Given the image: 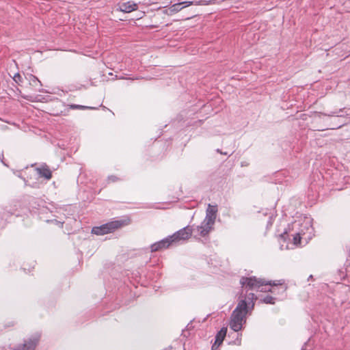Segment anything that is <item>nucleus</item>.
Wrapping results in <instances>:
<instances>
[{
  "label": "nucleus",
  "mask_w": 350,
  "mask_h": 350,
  "mask_svg": "<svg viewBox=\"0 0 350 350\" xmlns=\"http://www.w3.org/2000/svg\"><path fill=\"white\" fill-rule=\"evenodd\" d=\"M301 242V237L299 234H296L293 237V244L298 245Z\"/></svg>",
  "instance_id": "nucleus-13"
},
{
  "label": "nucleus",
  "mask_w": 350,
  "mask_h": 350,
  "mask_svg": "<svg viewBox=\"0 0 350 350\" xmlns=\"http://www.w3.org/2000/svg\"><path fill=\"white\" fill-rule=\"evenodd\" d=\"M257 299L254 293H249L245 297H240L237 306H254Z\"/></svg>",
  "instance_id": "nucleus-6"
},
{
  "label": "nucleus",
  "mask_w": 350,
  "mask_h": 350,
  "mask_svg": "<svg viewBox=\"0 0 350 350\" xmlns=\"http://www.w3.org/2000/svg\"><path fill=\"white\" fill-rule=\"evenodd\" d=\"M40 176L46 178V179H50L51 178V172L47 168H41L38 170Z\"/></svg>",
  "instance_id": "nucleus-11"
},
{
  "label": "nucleus",
  "mask_w": 350,
  "mask_h": 350,
  "mask_svg": "<svg viewBox=\"0 0 350 350\" xmlns=\"http://www.w3.org/2000/svg\"><path fill=\"white\" fill-rule=\"evenodd\" d=\"M129 224V220L113 221L100 226L94 227L92 233L96 235H104L113 232L116 230Z\"/></svg>",
  "instance_id": "nucleus-3"
},
{
  "label": "nucleus",
  "mask_w": 350,
  "mask_h": 350,
  "mask_svg": "<svg viewBox=\"0 0 350 350\" xmlns=\"http://www.w3.org/2000/svg\"><path fill=\"white\" fill-rule=\"evenodd\" d=\"M79 107H81V106H77V105L72 106V108H79Z\"/></svg>",
  "instance_id": "nucleus-15"
},
{
  "label": "nucleus",
  "mask_w": 350,
  "mask_h": 350,
  "mask_svg": "<svg viewBox=\"0 0 350 350\" xmlns=\"http://www.w3.org/2000/svg\"><path fill=\"white\" fill-rule=\"evenodd\" d=\"M191 234L192 229L189 226H187L175 232L172 236H170V238L171 239V242L173 243L180 240H187L191 236Z\"/></svg>",
  "instance_id": "nucleus-5"
},
{
  "label": "nucleus",
  "mask_w": 350,
  "mask_h": 350,
  "mask_svg": "<svg viewBox=\"0 0 350 350\" xmlns=\"http://www.w3.org/2000/svg\"><path fill=\"white\" fill-rule=\"evenodd\" d=\"M14 80L16 82V83H20L21 81V76L18 74V73H16L14 77H13Z\"/></svg>",
  "instance_id": "nucleus-14"
},
{
  "label": "nucleus",
  "mask_w": 350,
  "mask_h": 350,
  "mask_svg": "<svg viewBox=\"0 0 350 350\" xmlns=\"http://www.w3.org/2000/svg\"><path fill=\"white\" fill-rule=\"evenodd\" d=\"M171 244H172V243L171 242L170 237H168L165 239L152 244L150 247L151 252H157L164 248H167Z\"/></svg>",
  "instance_id": "nucleus-7"
},
{
  "label": "nucleus",
  "mask_w": 350,
  "mask_h": 350,
  "mask_svg": "<svg viewBox=\"0 0 350 350\" xmlns=\"http://www.w3.org/2000/svg\"><path fill=\"white\" fill-rule=\"evenodd\" d=\"M137 9V4L133 1H128L119 5L120 11L125 13H130Z\"/></svg>",
  "instance_id": "nucleus-9"
},
{
  "label": "nucleus",
  "mask_w": 350,
  "mask_h": 350,
  "mask_svg": "<svg viewBox=\"0 0 350 350\" xmlns=\"http://www.w3.org/2000/svg\"><path fill=\"white\" fill-rule=\"evenodd\" d=\"M183 3L187 4L185 6H188V5H192V2L191 1H185V2H183V3H175V4L172 5L169 8V10H168L169 12L170 13H174V12H179L182 9L181 5L183 4Z\"/></svg>",
  "instance_id": "nucleus-10"
},
{
  "label": "nucleus",
  "mask_w": 350,
  "mask_h": 350,
  "mask_svg": "<svg viewBox=\"0 0 350 350\" xmlns=\"http://www.w3.org/2000/svg\"><path fill=\"white\" fill-rule=\"evenodd\" d=\"M217 212V206H212L211 204L208 205L205 219L202 222L201 225L198 227L201 236H206L213 229V226L216 219Z\"/></svg>",
  "instance_id": "nucleus-2"
},
{
  "label": "nucleus",
  "mask_w": 350,
  "mask_h": 350,
  "mask_svg": "<svg viewBox=\"0 0 350 350\" xmlns=\"http://www.w3.org/2000/svg\"><path fill=\"white\" fill-rule=\"evenodd\" d=\"M227 333V327H222L217 334L215 336V343L212 346V349L214 350L217 347H219L223 342L224 339L226 337Z\"/></svg>",
  "instance_id": "nucleus-8"
},
{
  "label": "nucleus",
  "mask_w": 350,
  "mask_h": 350,
  "mask_svg": "<svg viewBox=\"0 0 350 350\" xmlns=\"http://www.w3.org/2000/svg\"><path fill=\"white\" fill-rule=\"evenodd\" d=\"M336 113L337 112H332L331 114H329V116H334Z\"/></svg>",
  "instance_id": "nucleus-16"
},
{
  "label": "nucleus",
  "mask_w": 350,
  "mask_h": 350,
  "mask_svg": "<svg viewBox=\"0 0 350 350\" xmlns=\"http://www.w3.org/2000/svg\"><path fill=\"white\" fill-rule=\"evenodd\" d=\"M248 308H236L231 316L230 326L234 332H238L242 328V325L245 322V315Z\"/></svg>",
  "instance_id": "nucleus-4"
},
{
  "label": "nucleus",
  "mask_w": 350,
  "mask_h": 350,
  "mask_svg": "<svg viewBox=\"0 0 350 350\" xmlns=\"http://www.w3.org/2000/svg\"><path fill=\"white\" fill-rule=\"evenodd\" d=\"M273 299H274L272 297L267 295L262 299L260 303L265 304H275Z\"/></svg>",
  "instance_id": "nucleus-12"
},
{
  "label": "nucleus",
  "mask_w": 350,
  "mask_h": 350,
  "mask_svg": "<svg viewBox=\"0 0 350 350\" xmlns=\"http://www.w3.org/2000/svg\"><path fill=\"white\" fill-rule=\"evenodd\" d=\"M240 284L243 288H248L251 290L260 289L261 291H269L267 286L283 285V280L274 281L273 282L266 281L264 279L257 278L256 277H242L240 280Z\"/></svg>",
  "instance_id": "nucleus-1"
}]
</instances>
